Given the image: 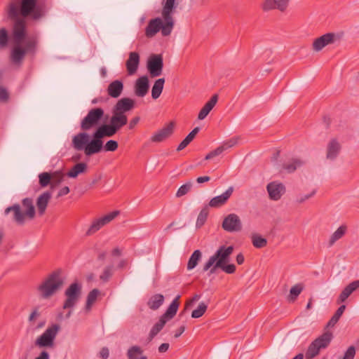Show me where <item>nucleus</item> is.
Segmentation results:
<instances>
[{
	"label": "nucleus",
	"mask_w": 359,
	"mask_h": 359,
	"mask_svg": "<svg viewBox=\"0 0 359 359\" xmlns=\"http://www.w3.org/2000/svg\"><path fill=\"white\" fill-rule=\"evenodd\" d=\"M9 19L15 20L13 27V40L14 46L11 51L10 58L15 65H20L26 54L34 55L37 50L39 39L36 36L26 38L25 21L19 18L18 4L11 1L6 8Z\"/></svg>",
	"instance_id": "obj_1"
},
{
	"label": "nucleus",
	"mask_w": 359,
	"mask_h": 359,
	"mask_svg": "<svg viewBox=\"0 0 359 359\" xmlns=\"http://www.w3.org/2000/svg\"><path fill=\"white\" fill-rule=\"evenodd\" d=\"M61 270L57 269L48 274L36 287L40 298L48 299L55 294L63 286L64 279Z\"/></svg>",
	"instance_id": "obj_2"
},
{
	"label": "nucleus",
	"mask_w": 359,
	"mask_h": 359,
	"mask_svg": "<svg viewBox=\"0 0 359 359\" xmlns=\"http://www.w3.org/2000/svg\"><path fill=\"white\" fill-rule=\"evenodd\" d=\"M18 4L19 16L23 18L30 16L34 20H39L45 17L49 10V7L45 2H39L37 0H21Z\"/></svg>",
	"instance_id": "obj_3"
},
{
	"label": "nucleus",
	"mask_w": 359,
	"mask_h": 359,
	"mask_svg": "<svg viewBox=\"0 0 359 359\" xmlns=\"http://www.w3.org/2000/svg\"><path fill=\"white\" fill-rule=\"evenodd\" d=\"M22 204L25 208V212H22L20 205L18 203L6 208L4 213L8 215L10 212H13V220L19 225H22L25 222V217L33 219L35 216V208L33 201L30 198H25L22 200Z\"/></svg>",
	"instance_id": "obj_4"
},
{
	"label": "nucleus",
	"mask_w": 359,
	"mask_h": 359,
	"mask_svg": "<svg viewBox=\"0 0 359 359\" xmlns=\"http://www.w3.org/2000/svg\"><path fill=\"white\" fill-rule=\"evenodd\" d=\"M233 251V247L231 245L228 247H226L225 245L220 246L215 254L210 257L209 259L203 265V271L210 270V274L215 273L219 266H222V264H227L229 262L230 256Z\"/></svg>",
	"instance_id": "obj_5"
},
{
	"label": "nucleus",
	"mask_w": 359,
	"mask_h": 359,
	"mask_svg": "<svg viewBox=\"0 0 359 359\" xmlns=\"http://www.w3.org/2000/svg\"><path fill=\"white\" fill-rule=\"evenodd\" d=\"M116 133V130L110 123H104L99 126L93 133V139L90 140V144L87 148L88 152L90 154H97L100 152L103 147L102 139L105 137H112Z\"/></svg>",
	"instance_id": "obj_6"
},
{
	"label": "nucleus",
	"mask_w": 359,
	"mask_h": 359,
	"mask_svg": "<svg viewBox=\"0 0 359 359\" xmlns=\"http://www.w3.org/2000/svg\"><path fill=\"white\" fill-rule=\"evenodd\" d=\"M174 27V20H167L165 18H155L149 21L145 28V36L147 38L154 37L160 30L163 36H169Z\"/></svg>",
	"instance_id": "obj_7"
},
{
	"label": "nucleus",
	"mask_w": 359,
	"mask_h": 359,
	"mask_svg": "<svg viewBox=\"0 0 359 359\" xmlns=\"http://www.w3.org/2000/svg\"><path fill=\"white\" fill-rule=\"evenodd\" d=\"M60 330V325L52 324L36 339L35 346L39 348H53L55 337Z\"/></svg>",
	"instance_id": "obj_8"
},
{
	"label": "nucleus",
	"mask_w": 359,
	"mask_h": 359,
	"mask_svg": "<svg viewBox=\"0 0 359 359\" xmlns=\"http://www.w3.org/2000/svg\"><path fill=\"white\" fill-rule=\"evenodd\" d=\"M104 115V111L100 107L90 109L87 115L81 121V129L88 131L97 126Z\"/></svg>",
	"instance_id": "obj_9"
},
{
	"label": "nucleus",
	"mask_w": 359,
	"mask_h": 359,
	"mask_svg": "<svg viewBox=\"0 0 359 359\" xmlns=\"http://www.w3.org/2000/svg\"><path fill=\"white\" fill-rule=\"evenodd\" d=\"M81 294V285L75 282L72 283L65 292L66 299L62 308L72 309L77 303Z\"/></svg>",
	"instance_id": "obj_10"
},
{
	"label": "nucleus",
	"mask_w": 359,
	"mask_h": 359,
	"mask_svg": "<svg viewBox=\"0 0 359 359\" xmlns=\"http://www.w3.org/2000/svg\"><path fill=\"white\" fill-rule=\"evenodd\" d=\"M163 60L161 55H152L148 60L147 69L151 77H156L162 74Z\"/></svg>",
	"instance_id": "obj_11"
},
{
	"label": "nucleus",
	"mask_w": 359,
	"mask_h": 359,
	"mask_svg": "<svg viewBox=\"0 0 359 359\" xmlns=\"http://www.w3.org/2000/svg\"><path fill=\"white\" fill-rule=\"evenodd\" d=\"M222 226L227 232H238L242 229V223L236 214L231 213L224 217Z\"/></svg>",
	"instance_id": "obj_12"
},
{
	"label": "nucleus",
	"mask_w": 359,
	"mask_h": 359,
	"mask_svg": "<svg viewBox=\"0 0 359 359\" xmlns=\"http://www.w3.org/2000/svg\"><path fill=\"white\" fill-rule=\"evenodd\" d=\"M90 136L85 131L79 133L72 139V145L74 148L78 151L84 150V153L86 156H91L93 154H90L87 151L88 145L90 144L89 141Z\"/></svg>",
	"instance_id": "obj_13"
},
{
	"label": "nucleus",
	"mask_w": 359,
	"mask_h": 359,
	"mask_svg": "<svg viewBox=\"0 0 359 359\" xmlns=\"http://www.w3.org/2000/svg\"><path fill=\"white\" fill-rule=\"evenodd\" d=\"M290 1V0H264L261 4V8L264 12L275 9L285 12L288 8Z\"/></svg>",
	"instance_id": "obj_14"
},
{
	"label": "nucleus",
	"mask_w": 359,
	"mask_h": 359,
	"mask_svg": "<svg viewBox=\"0 0 359 359\" xmlns=\"http://www.w3.org/2000/svg\"><path fill=\"white\" fill-rule=\"evenodd\" d=\"M336 34L334 33H327L316 38L313 43L312 48L316 52L323 50L326 46L332 44L335 41Z\"/></svg>",
	"instance_id": "obj_15"
},
{
	"label": "nucleus",
	"mask_w": 359,
	"mask_h": 359,
	"mask_svg": "<svg viewBox=\"0 0 359 359\" xmlns=\"http://www.w3.org/2000/svg\"><path fill=\"white\" fill-rule=\"evenodd\" d=\"M238 139H239L238 137H232V138L224 142L222 145L219 146L215 149L209 152L205 156V159L210 160V159L220 155L226 149H230V148L233 147V146H235L238 143Z\"/></svg>",
	"instance_id": "obj_16"
},
{
	"label": "nucleus",
	"mask_w": 359,
	"mask_h": 359,
	"mask_svg": "<svg viewBox=\"0 0 359 359\" xmlns=\"http://www.w3.org/2000/svg\"><path fill=\"white\" fill-rule=\"evenodd\" d=\"M174 127L175 123L173 122H170L167 126L156 132L151 137V142L154 143L163 142L173 133Z\"/></svg>",
	"instance_id": "obj_17"
},
{
	"label": "nucleus",
	"mask_w": 359,
	"mask_h": 359,
	"mask_svg": "<svg viewBox=\"0 0 359 359\" xmlns=\"http://www.w3.org/2000/svg\"><path fill=\"white\" fill-rule=\"evenodd\" d=\"M270 199L273 201L279 200L285 191V186L278 182H271L266 186Z\"/></svg>",
	"instance_id": "obj_18"
},
{
	"label": "nucleus",
	"mask_w": 359,
	"mask_h": 359,
	"mask_svg": "<svg viewBox=\"0 0 359 359\" xmlns=\"http://www.w3.org/2000/svg\"><path fill=\"white\" fill-rule=\"evenodd\" d=\"M135 107V101L129 97H123L118 100L114 106L112 111L120 114H125V112L129 111Z\"/></svg>",
	"instance_id": "obj_19"
},
{
	"label": "nucleus",
	"mask_w": 359,
	"mask_h": 359,
	"mask_svg": "<svg viewBox=\"0 0 359 359\" xmlns=\"http://www.w3.org/2000/svg\"><path fill=\"white\" fill-rule=\"evenodd\" d=\"M233 191V187H229L223 194L213 197L209 202L208 205L211 208H219L224 205L231 197Z\"/></svg>",
	"instance_id": "obj_20"
},
{
	"label": "nucleus",
	"mask_w": 359,
	"mask_h": 359,
	"mask_svg": "<svg viewBox=\"0 0 359 359\" xmlns=\"http://www.w3.org/2000/svg\"><path fill=\"white\" fill-rule=\"evenodd\" d=\"M149 88V79L147 76H142L136 80L135 84V94L140 97H144Z\"/></svg>",
	"instance_id": "obj_21"
},
{
	"label": "nucleus",
	"mask_w": 359,
	"mask_h": 359,
	"mask_svg": "<svg viewBox=\"0 0 359 359\" xmlns=\"http://www.w3.org/2000/svg\"><path fill=\"white\" fill-rule=\"evenodd\" d=\"M140 64V55L137 52H130L128 59L126 60V66L128 74L133 75L137 72Z\"/></svg>",
	"instance_id": "obj_22"
},
{
	"label": "nucleus",
	"mask_w": 359,
	"mask_h": 359,
	"mask_svg": "<svg viewBox=\"0 0 359 359\" xmlns=\"http://www.w3.org/2000/svg\"><path fill=\"white\" fill-rule=\"evenodd\" d=\"M123 88V83L121 81L114 80L109 84L107 92L109 97L118 98L122 94Z\"/></svg>",
	"instance_id": "obj_23"
},
{
	"label": "nucleus",
	"mask_w": 359,
	"mask_h": 359,
	"mask_svg": "<svg viewBox=\"0 0 359 359\" xmlns=\"http://www.w3.org/2000/svg\"><path fill=\"white\" fill-rule=\"evenodd\" d=\"M128 123V118L126 114H120L112 111V116L110 118L109 123L118 132L123 126Z\"/></svg>",
	"instance_id": "obj_24"
},
{
	"label": "nucleus",
	"mask_w": 359,
	"mask_h": 359,
	"mask_svg": "<svg viewBox=\"0 0 359 359\" xmlns=\"http://www.w3.org/2000/svg\"><path fill=\"white\" fill-rule=\"evenodd\" d=\"M51 196L52 195L50 191H45L38 197L36 200V206L40 215H43L45 213Z\"/></svg>",
	"instance_id": "obj_25"
},
{
	"label": "nucleus",
	"mask_w": 359,
	"mask_h": 359,
	"mask_svg": "<svg viewBox=\"0 0 359 359\" xmlns=\"http://www.w3.org/2000/svg\"><path fill=\"white\" fill-rule=\"evenodd\" d=\"M341 150V145L336 139L330 141L327 147L326 157L327 159L334 160L339 155Z\"/></svg>",
	"instance_id": "obj_26"
},
{
	"label": "nucleus",
	"mask_w": 359,
	"mask_h": 359,
	"mask_svg": "<svg viewBox=\"0 0 359 359\" xmlns=\"http://www.w3.org/2000/svg\"><path fill=\"white\" fill-rule=\"evenodd\" d=\"M217 100L218 95L217 94L213 95L210 100L206 102L203 107L200 110L198 115V118L199 120H203L215 106Z\"/></svg>",
	"instance_id": "obj_27"
},
{
	"label": "nucleus",
	"mask_w": 359,
	"mask_h": 359,
	"mask_svg": "<svg viewBox=\"0 0 359 359\" xmlns=\"http://www.w3.org/2000/svg\"><path fill=\"white\" fill-rule=\"evenodd\" d=\"M180 295H177L171 302L165 312L161 316V317L166 321L173 318L176 315L180 305Z\"/></svg>",
	"instance_id": "obj_28"
},
{
	"label": "nucleus",
	"mask_w": 359,
	"mask_h": 359,
	"mask_svg": "<svg viewBox=\"0 0 359 359\" xmlns=\"http://www.w3.org/2000/svg\"><path fill=\"white\" fill-rule=\"evenodd\" d=\"M175 0H165L162 9V17L167 20H174L172 14L175 9Z\"/></svg>",
	"instance_id": "obj_29"
},
{
	"label": "nucleus",
	"mask_w": 359,
	"mask_h": 359,
	"mask_svg": "<svg viewBox=\"0 0 359 359\" xmlns=\"http://www.w3.org/2000/svg\"><path fill=\"white\" fill-rule=\"evenodd\" d=\"M304 161L300 158H292L289 161L283 164V168L287 172H294L298 168L302 167Z\"/></svg>",
	"instance_id": "obj_30"
},
{
	"label": "nucleus",
	"mask_w": 359,
	"mask_h": 359,
	"mask_svg": "<svg viewBox=\"0 0 359 359\" xmlns=\"http://www.w3.org/2000/svg\"><path fill=\"white\" fill-rule=\"evenodd\" d=\"M164 296L161 294L152 295L147 302V306L151 310H157L164 302Z\"/></svg>",
	"instance_id": "obj_31"
},
{
	"label": "nucleus",
	"mask_w": 359,
	"mask_h": 359,
	"mask_svg": "<svg viewBox=\"0 0 359 359\" xmlns=\"http://www.w3.org/2000/svg\"><path fill=\"white\" fill-rule=\"evenodd\" d=\"M87 168L86 163H76L68 171L67 175L71 178H76L79 174L86 172Z\"/></svg>",
	"instance_id": "obj_32"
},
{
	"label": "nucleus",
	"mask_w": 359,
	"mask_h": 359,
	"mask_svg": "<svg viewBox=\"0 0 359 359\" xmlns=\"http://www.w3.org/2000/svg\"><path fill=\"white\" fill-rule=\"evenodd\" d=\"M128 359H147L146 355H143V350L138 346H133L127 351Z\"/></svg>",
	"instance_id": "obj_33"
},
{
	"label": "nucleus",
	"mask_w": 359,
	"mask_h": 359,
	"mask_svg": "<svg viewBox=\"0 0 359 359\" xmlns=\"http://www.w3.org/2000/svg\"><path fill=\"white\" fill-rule=\"evenodd\" d=\"M166 323L167 321L161 316L159 320L154 324L150 330L148 337L149 341H151L162 330Z\"/></svg>",
	"instance_id": "obj_34"
},
{
	"label": "nucleus",
	"mask_w": 359,
	"mask_h": 359,
	"mask_svg": "<svg viewBox=\"0 0 359 359\" xmlns=\"http://www.w3.org/2000/svg\"><path fill=\"white\" fill-rule=\"evenodd\" d=\"M164 83L165 79L163 78L158 79L155 81L151 89V96L153 99L156 100L160 97L163 89Z\"/></svg>",
	"instance_id": "obj_35"
},
{
	"label": "nucleus",
	"mask_w": 359,
	"mask_h": 359,
	"mask_svg": "<svg viewBox=\"0 0 359 359\" xmlns=\"http://www.w3.org/2000/svg\"><path fill=\"white\" fill-rule=\"evenodd\" d=\"M332 339V334L330 332H325L321 336L318 337L314 340V342L317 344L320 348H326L330 343L331 342V340Z\"/></svg>",
	"instance_id": "obj_36"
},
{
	"label": "nucleus",
	"mask_w": 359,
	"mask_h": 359,
	"mask_svg": "<svg viewBox=\"0 0 359 359\" xmlns=\"http://www.w3.org/2000/svg\"><path fill=\"white\" fill-rule=\"evenodd\" d=\"M347 227L345 225L340 226L330 236L329 245L332 246L334 243L341 238L346 232Z\"/></svg>",
	"instance_id": "obj_37"
},
{
	"label": "nucleus",
	"mask_w": 359,
	"mask_h": 359,
	"mask_svg": "<svg viewBox=\"0 0 359 359\" xmlns=\"http://www.w3.org/2000/svg\"><path fill=\"white\" fill-rule=\"evenodd\" d=\"M201 252L199 250H195L189 259L187 269L191 270L194 269L197 266L198 261L201 259Z\"/></svg>",
	"instance_id": "obj_38"
},
{
	"label": "nucleus",
	"mask_w": 359,
	"mask_h": 359,
	"mask_svg": "<svg viewBox=\"0 0 359 359\" xmlns=\"http://www.w3.org/2000/svg\"><path fill=\"white\" fill-rule=\"evenodd\" d=\"M99 294L100 290L98 289H93L88 293L85 306V309L86 311H90L91 307L93 304L95 302Z\"/></svg>",
	"instance_id": "obj_39"
},
{
	"label": "nucleus",
	"mask_w": 359,
	"mask_h": 359,
	"mask_svg": "<svg viewBox=\"0 0 359 359\" xmlns=\"http://www.w3.org/2000/svg\"><path fill=\"white\" fill-rule=\"evenodd\" d=\"M304 288L303 283H297L293 285L290 290L289 300L294 302L297 299V297L300 294Z\"/></svg>",
	"instance_id": "obj_40"
},
{
	"label": "nucleus",
	"mask_w": 359,
	"mask_h": 359,
	"mask_svg": "<svg viewBox=\"0 0 359 359\" xmlns=\"http://www.w3.org/2000/svg\"><path fill=\"white\" fill-rule=\"evenodd\" d=\"M346 309L345 305H341L338 309L336 311L333 316L331 318V319L327 323V327H333L335 325V324L338 322L341 316H342L343 313L344 312Z\"/></svg>",
	"instance_id": "obj_41"
},
{
	"label": "nucleus",
	"mask_w": 359,
	"mask_h": 359,
	"mask_svg": "<svg viewBox=\"0 0 359 359\" xmlns=\"http://www.w3.org/2000/svg\"><path fill=\"white\" fill-rule=\"evenodd\" d=\"M321 348L320 346L314 342V341L309 346L308 349L306 352V359H311L316 357Z\"/></svg>",
	"instance_id": "obj_42"
},
{
	"label": "nucleus",
	"mask_w": 359,
	"mask_h": 359,
	"mask_svg": "<svg viewBox=\"0 0 359 359\" xmlns=\"http://www.w3.org/2000/svg\"><path fill=\"white\" fill-rule=\"evenodd\" d=\"M208 213H209L208 208L207 206H205L201 210V212H199V214L198 215L196 223V226L197 228H201L205 224V222H206V219L208 218Z\"/></svg>",
	"instance_id": "obj_43"
},
{
	"label": "nucleus",
	"mask_w": 359,
	"mask_h": 359,
	"mask_svg": "<svg viewBox=\"0 0 359 359\" xmlns=\"http://www.w3.org/2000/svg\"><path fill=\"white\" fill-rule=\"evenodd\" d=\"M8 32L5 27L0 29V49H4L8 44Z\"/></svg>",
	"instance_id": "obj_44"
},
{
	"label": "nucleus",
	"mask_w": 359,
	"mask_h": 359,
	"mask_svg": "<svg viewBox=\"0 0 359 359\" xmlns=\"http://www.w3.org/2000/svg\"><path fill=\"white\" fill-rule=\"evenodd\" d=\"M192 187H193V183L191 181H189V182H186L185 184L182 185L178 189V190L177 191L176 195H175L176 197L180 198V197L186 195L191 191Z\"/></svg>",
	"instance_id": "obj_45"
},
{
	"label": "nucleus",
	"mask_w": 359,
	"mask_h": 359,
	"mask_svg": "<svg viewBox=\"0 0 359 359\" xmlns=\"http://www.w3.org/2000/svg\"><path fill=\"white\" fill-rule=\"evenodd\" d=\"M114 273V266L112 265L107 266L102 273L100 276V279L102 282H107L110 279V278L112 276Z\"/></svg>",
	"instance_id": "obj_46"
},
{
	"label": "nucleus",
	"mask_w": 359,
	"mask_h": 359,
	"mask_svg": "<svg viewBox=\"0 0 359 359\" xmlns=\"http://www.w3.org/2000/svg\"><path fill=\"white\" fill-rule=\"evenodd\" d=\"M102 226H104L100 222V219H95L90 227L88 228V231H86L87 236H90L96 233L97 231H99Z\"/></svg>",
	"instance_id": "obj_47"
},
{
	"label": "nucleus",
	"mask_w": 359,
	"mask_h": 359,
	"mask_svg": "<svg viewBox=\"0 0 359 359\" xmlns=\"http://www.w3.org/2000/svg\"><path fill=\"white\" fill-rule=\"evenodd\" d=\"M252 242L253 245L257 248H262L266 245L267 241L259 235H253L252 236Z\"/></svg>",
	"instance_id": "obj_48"
},
{
	"label": "nucleus",
	"mask_w": 359,
	"mask_h": 359,
	"mask_svg": "<svg viewBox=\"0 0 359 359\" xmlns=\"http://www.w3.org/2000/svg\"><path fill=\"white\" fill-rule=\"evenodd\" d=\"M208 306L204 302L199 304L198 308L194 310L191 313V317L193 318H198L201 317L206 311Z\"/></svg>",
	"instance_id": "obj_49"
},
{
	"label": "nucleus",
	"mask_w": 359,
	"mask_h": 359,
	"mask_svg": "<svg viewBox=\"0 0 359 359\" xmlns=\"http://www.w3.org/2000/svg\"><path fill=\"white\" fill-rule=\"evenodd\" d=\"M120 212L118 210L113 211L100 218V220L102 222V225L104 226L111 222L116 217L119 215Z\"/></svg>",
	"instance_id": "obj_50"
},
{
	"label": "nucleus",
	"mask_w": 359,
	"mask_h": 359,
	"mask_svg": "<svg viewBox=\"0 0 359 359\" xmlns=\"http://www.w3.org/2000/svg\"><path fill=\"white\" fill-rule=\"evenodd\" d=\"M39 184L42 187L48 186L51 180V175L48 172H42L39 175Z\"/></svg>",
	"instance_id": "obj_51"
},
{
	"label": "nucleus",
	"mask_w": 359,
	"mask_h": 359,
	"mask_svg": "<svg viewBox=\"0 0 359 359\" xmlns=\"http://www.w3.org/2000/svg\"><path fill=\"white\" fill-rule=\"evenodd\" d=\"M118 147V144L116 140H110L102 147L105 151H114Z\"/></svg>",
	"instance_id": "obj_52"
},
{
	"label": "nucleus",
	"mask_w": 359,
	"mask_h": 359,
	"mask_svg": "<svg viewBox=\"0 0 359 359\" xmlns=\"http://www.w3.org/2000/svg\"><path fill=\"white\" fill-rule=\"evenodd\" d=\"M316 193V190L313 189L311 193L304 195H299L297 196L296 202L299 204L304 203L306 201L313 197Z\"/></svg>",
	"instance_id": "obj_53"
},
{
	"label": "nucleus",
	"mask_w": 359,
	"mask_h": 359,
	"mask_svg": "<svg viewBox=\"0 0 359 359\" xmlns=\"http://www.w3.org/2000/svg\"><path fill=\"white\" fill-rule=\"evenodd\" d=\"M218 269H221L228 274H232L236 271V266L233 264H222V266H219Z\"/></svg>",
	"instance_id": "obj_54"
},
{
	"label": "nucleus",
	"mask_w": 359,
	"mask_h": 359,
	"mask_svg": "<svg viewBox=\"0 0 359 359\" xmlns=\"http://www.w3.org/2000/svg\"><path fill=\"white\" fill-rule=\"evenodd\" d=\"M193 140L194 138H192V137L188 134L187 137L178 145L177 151H180L184 149Z\"/></svg>",
	"instance_id": "obj_55"
},
{
	"label": "nucleus",
	"mask_w": 359,
	"mask_h": 359,
	"mask_svg": "<svg viewBox=\"0 0 359 359\" xmlns=\"http://www.w3.org/2000/svg\"><path fill=\"white\" fill-rule=\"evenodd\" d=\"M355 355V348L353 346L348 348L342 359H353Z\"/></svg>",
	"instance_id": "obj_56"
},
{
	"label": "nucleus",
	"mask_w": 359,
	"mask_h": 359,
	"mask_svg": "<svg viewBox=\"0 0 359 359\" xmlns=\"http://www.w3.org/2000/svg\"><path fill=\"white\" fill-rule=\"evenodd\" d=\"M350 295V292L344 287L337 299V303L340 304L345 302Z\"/></svg>",
	"instance_id": "obj_57"
},
{
	"label": "nucleus",
	"mask_w": 359,
	"mask_h": 359,
	"mask_svg": "<svg viewBox=\"0 0 359 359\" xmlns=\"http://www.w3.org/2000/svg\"><path fill=\"white\" fill-rule=\"evenodd\" d=\"M351 294L359 287V280H354L345 287Z\"/></svg>",
	"instance_id": "obj_58"
},
{
	"label": "nucleus",
	"mask_w": 359,
	"mask_h": 359,
	"mask_svg": "<svg viewBox=\"0 0 359 359\" xmlns=\"http://www.w3.org/2000/svg\"><path fill=\"white\" fill-rule=\"evenodd\" d=\"M64 178V175L61 172H55L52 178V183L55 185L60 184Z\"/></svg>",
	"instance_id": "obj_59"
},
{
	"label": "nucleus",
	"mask_w": 359,
	"mask_h": 359,
	"mask_svg": "<svg viewBox=\"0 0 359 359\" xmlns=\"http://www.w3.org/2000/svg\"><path fill=\"white\" fill-rule=\"evenodd\" d=\"M9 98V94L5 88H0V102H6Z\"/></svg>",
	"instance_id": "obj_60"
},
{
	"label": "nucleus",
	"mask_w": 359,
	"mask_h": 359,
	"mask_svg": "<svg viewBox=\"0 0 359 359\" xmlns=\"http://www.w3.org/2000/svg\"><path fill=\"white\" fill-rule=\"evenodd\" d=\"M109 355V349L107 347H103L100 351V357L102 359H107Z\"/></svg>",
	"instance_id": "obj_61"
},
{
	"label": "nucleus",
	"mask_w": 359,
	"mask_h": 359,
	"mask_svg": "<svg viewBox=\"0 0 359 359\" xmlns=\"http://www.w3.org/2000/svg\"><path fill=\"white\" fill-rule=\"evenodd\" d=\"M40 315L38 309H34L32 312L30 313L28 320L29 322L33 321L36 318L39 317Z\"/></svg>",
	"instance_id": "obj_62"
},
{
	"label": "nucleus",
	"mask_w": 359,
	"mask_h": 359,
	"mask_svg": "<svg viewBox=\"0 0 359 359\" xmlns=\"http://www.w3.org/2000/svg\"><path fill=\"white\" fill-rule=\"evenodd\" d=\"M140 117L139 116H135L134 118H133L130 123H129V126H128V128L129 129H133V128L135 127V126L139 123L140 121Z\"/></svg>",
	"instance_id": "obj_63"
},
{
	"label": "nucleus",
	"mask_w": 359,
	"mask_h": 359,
	"mask_svg": "<svg viewBox=\"0 0 359 359\" xmlns=\"http://www.w3.org/2000/svg\"><path fill=\"white\" fill-rule=\"evenodd\" d=\"M35 359H50V355L46 351H43Z\"/></svg>",
	"instance_id": "obj_64"
}]
</instances>
